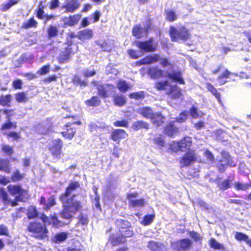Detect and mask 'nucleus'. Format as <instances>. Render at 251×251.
<instances>
[{
	"label": "nucleus",
	"mask_w": 251,
	"mask_h": 251,
	"mask_svg": "<svg viewBox=\"0 0 251 251\" xmlns=\"http://www.w3.org/2000/svg\"><path fill=\"white\" fill-rule=\"evenodd\" d=\"M80 5L78 0H67L62 8L65 9V13H73L79 8Z\"/></svg>",
	"instance_id": "a211bd4d"
},
{
	"label": "nucleus",
	"mask_w": 251,
	"mask_h": 251,
	"mask_svg": "<svg viewBox=\"0 0 251 251\" xmlns=\"http://www.w3.org/2000/svg\"><path fill=\"white\" fill-rule=\"evenodd\" d=\"M143 28L140 25H134L132 29V34L136 39H140L143 36L142 33Z\"/></svg>",
	"instance_id": "e433bc0d"
},
{
	"label": "nucleus",
	"mask_w": 251,
	"mask_h": 251,
	"mask_svg": "<svg viewBox=\"0 0 251 251\" xmlns=\"http://www.w3.org/2000/svg\"><path fill=\"white\" fill-rule=\"evenodd\" d=\"M131 127L134 131H138L142 129L148 130L150 128V124L147 122L139 120L134 122Z\"/></svg>",
	"instance_id": "393cba45"
},
{
	"label": "nucleus",
	"mask_w": 251,
	"mask_h": 251,
	"mask_svg": "<svg viewBox=\"0 0 251 251\" xmlns=\"http://www.w3.org/2000/svg\"><path fill=\"white\" fill-rule=\"evenodd\" d=\"M155 215L154 214H147L144 216L141 224L143 226H148L150 225L153 221Z\"/></svg>",
	"instance_id": "8fccbe9b"
},
{
	"label": "nucleus",
	"mask_w": 251,
	"mask_h": 251,
	"mask_svg": "<svg viewBox=\"0 0 251 251\" xmlns=\"http://www.w3.org/2000/svg\"><path fill=\"white\" fill-rule=\"evenodd\" d=\"M0 171H3L7 174L11 172V166L8 159L0 158Z\"/></svg>",
	"instance_id": "c756f323"
},
{
	"label": "nucleus",
	"mask_w": 251,
	"mask_h": 251,
	"mask_svg": "<svg viewBox=\"0 0 251 251\" xmlns=\"http://www.w3.org/2000/svg\"><path fill=\"white\" fill-rule=\"evenodd\" d=\"M192 139L189 136H184L178 141H173L170 144L169 150L172 152H184L189 150L192 145Z\"/></svg>",
	"instance_id": "423d86ee"
},
{
	"label": "nucleus",
	"mask_w": 251,
	"mask_h": 251,
	"mask_svg": "<svg viewBox=\"0 0 251 251\" xmlns=\"http://www.w3.org/2000/svg\"><path fill=\"white\" fill-rule=\"evenodd\" d=\"M166 73V77L174 82L180 84H184L185 81L182 77L181 71H173L172 72L165 71L157 66H152L148 68L147 71V75L152 79H158L164 78Z\"/></svg>",
	"instance_id": "7ed1b4c3"
},
{
	"label": "nucleus",
	"mask_w": 251,
	"mask_h": 251,
	"mask_svg": "<svg viewBox=\"0 0 251 251\" xmlns=\"http://www.w3.org/2000/svg\"><path fill=\"white\" fill-rule=\"evenodd\" d=\"M78 225L87 226L88 224L89 219L86 215H80L78 217Z\"/></svg>",
	"instance_id": "e2e57ef3"
},
{
	"label": "nucleus",
	"mask_w": 251,
	"mask_h": 251,
	"mask_svg": "<svg viewBox=\"0 0 251 251\" xmlns=\"http://www.w3.org/2000/svg\"><path fill=\"white\" fill-rule=\"evenodd\" d=\"M113 102L116 106L121 107L126 103V100L125 97L117 95L114 97Z\"/></svg>",
	"instance_id": "a19ab883"
},
{
	"label": "nucleus",
	"mask_w": 251,
	"mask_h": 251,
	"mask_svg": "<svg viewBox=\"0 0 251 251\" xmlns=\"http://www.w3.org/2000/svg\"><path fill=\"white\" fill-rule=\"evenodd\" d=\"M50 71V65H46L42 66L40 70L38 71V73L41 75H43L48 74Z\"/></svg>",
	"instance_id": "774afa93"
},
{
	"label": "nucleus",
	"mask_w": 251,
	"mask_h": 251,
	"mask_svg": "<svg viewBox=\"0 0 251 251\" xmlns=\"http://www.w3.org/2000/svg\"><path fill=\"white\" fill-rule=\"evenodd\" d=\"M188 113L187 111H183L179 114V116L175 119V122H176L178 123H182L185 122L187 119Z\"/></svg>",
	"instance_id": "5fc2aeb1"
},
{
	"label": "nucleus",
	"mask_w": 251,
	"mask_h": 251,
	"mask_svg": "<svg viewBox=\"0 0 251 251\" xmlns=\"http://www.w3.org/2000/svg\"><path fill=\"white\" fill-rule=\"evenodd\" d=\"M127 136V133L124 129H115L112 131L110 138L119 143L122 139H125Z\"/></svg>",
	"instance_id": "6ab92c4d"
},
{
	"label": "nucleus",
	"mask_w": 251,
	"mask_h": 251,
	"mask_svg": "<svg viewBox=\"0 0 251 251\" xmlns=\"http://www.w3.org/2000/svg\"><path fill=\"white\" fill-rule=\"evenodd\" d=\"M129 97L136 100H142L145 98V93L143 91L133 92L129 95Z\"/></svg>",
	"instance_id": "6e6d98bb"
},
{
	"label": "nucleus",
	"mask_w": 251,
	"mask_h": 251,
	"mask_svg": "<svg viewBox=\"0 0 251 251\" xmlns=\"http://www.w3.org/2000/svg\"><path fill=\"white\" fill-rule=\"evenodd\" d=\"M160 60V55L159 54H154L153 55H148L138 62L140 65H150L154 64L159 61Z\"/></svg>",
	"instance_id": "aec40b11"
},
{
	"label": "nucleus",
	"mask_w": 251,
	"mask_h": 251,
	"mask_svg": "<svg viewBox=\"0 0 251 251\" xmlns=\"http://www.w3.org/2000/svg\"><path fill=\"white\" fill-rule=\"evenodd\" d=\"M233 178L234 175H230L222 182H218L217 186L219 189L221 191H225L230 188L231 187Z\"/></svg>",
	"instance_id": "5701e85b"
},
{
	"label": "nucleus",
	"mask_w": 251,
	"mask_h": 251,
	"mask_svg": "<svg viewBox=\"0 0 251 251\" xmlns=\"http://www.w3.org/2000/svg\"><path fill=\"white\" fill-rule=\"evenodd\" d=\"M113 125L116 127H127L128 122L127 120L123 119L121 121H116L113 123Z\"/></svg>",
	"instance_id": "0e129e2a"
},
{
	"label": "nucleus",
	"mask_w": 251,
	"mask_h": 251,
	"mask_svg": "<svg viewBox=\"0 0 251 251\" xmlns=\"http://www.w3.org/2000/svg\"><path fill=\"white\" fill-rule=\"evenodd\" d=\"M26 215L27 218L29 220L37 218L38 215V213L36 207L34 206H30L28 207L26 212Z\"/></svg>",
	"instance_id": "79ce46f5"
},
{
	"label": "nucleus",
	"mask_w": 251,
	"mask_h": 251,
	"mask_svg": "<svg viewBox=\"0 0 251 251\" xmlns=\"http://www.w3.org/2000/svg\"><path fill=\"white\" fill-rule=\"evenodd\" d=\"M81 124V123L80 121L68 122L62 127L63 130L61 131L60 134L64 138L72 140L76 132V128L74 125L75 124L80 125Z\"/></svg>",
	"instance_id": "1a4fd4ad"
},
{
	"label": "nucleus",
	"mask_w": 251,
	"mask_h": 251,
	"mask_svg": "<svg viewBox=\"0 0 251 251\" xmlns=\"http://www.w3.org/2000/svg\"><path fill=\"white\" fill-rule=\"evenodd\" d=\"M188 234L195 242L200 244H202V236L200 233L195 231H188Z\"/></svg>",
	"instance_id": "de8ad7c7"
},
{
	"label": "nucleus",
	"mask_w": 251,
	"mask_h": 251,
	"mask_svg": "<svg viewBox=\"0 0 251 251\" xmlns=\"http://www.w3.org/2000/svg\"><path fill=\"white\" fill-rule=\"evenodd\" d=\"M1 151L5 155L8 156H12L14 153V148L8 144H3L1 146Z\"/></svg>",
	"instance_id": "58836bf2"
},
{
	"label": "nucleus",
	"mask_w": 251,
	"mask_h": 251,
	"mask_svg": "<svg viewBox=\"0 0 251 251\" xmlns=\"http://www.w3.org/2000/svg\"><path fill=\"white\" fill-rule=\"evenodd\" d=\"M208 244L210 247L214 250H225L224 246L218 242L216 239L213 238H211L209 240Z\"/></svg>",
	"instance_id": "37998d69"
},
{
	"label": "nucleus",
	"mask_w": 251,
	"mask_h": 251,
	"mask_svg": "<svg viewBox=\"0 0 251 251\" xmlns=\"http://www.w3.org/2000/svg\"><path fill=\"white\" fill-rule=\"evenodd\" d=\"M234 187L237 191H245L251 188V181L247 183H242L240 182H235L234 183Z\"/></svg>",
	"instance_id": "a18cd8bd"
},
{
	"label": "nucleus",
	"mask_w": 251,
	"mask_h": 251,
	"mask_svg": "<svg viewBox=\"0 0 251 251\" xmlns=\"http://www.w3.org/2000/svg\"><path fill=\"white\" fill-rule=\"evenodd\" d=\"M152 140L154 144L156 145L158 147L162 148L165 147V141L163 136L161 134H159L157 136L154 137Z\"/></svg>",
	"instance_id": "49530a36"
},
{
	"label": "nucleus",
	"mask_w": 251,
	"mask_h": 251,
	"mask_svg": "<svg viewBox=\"0 0 251 251\" xmlns=\"http://www.w3.org/2000/svg\"><path fill=\"white\" fill-rule=\"evenodd\" d=\"M148 247L151 251H163L164 245L154 241H150L148 244Z\"/></svg>",
	"instance_id": "c85d7f7f"
},
{
	"label": "nucleus",
	"mask_w": 251,
	"mask_h": 251,
	"mask_svg": "<svg viewBox=\"0 0 251 251\" xmlns=\"http://www.w3.org/2000/svg\"><path fill=\"white\" fill-rule=\"evenodd\" d=\"M68 233L65 232L57 233L54 236V241L56 243H60L64 241L68 237Z\"/></svg>",
	"instance_id": "09e8293b"
},
{
	"label": "nucleus",
	"mask_w": 251,
	"mask_h": 251,
	"mask_svg": "<svg viewBox=\"0 0 251 251\" xmlns=\"http://www.w3.org/2000/svg\"><path fill=\"white\" fill-rule=\"evenodd\" d=\"M58 34V29L55 26L51 25L48 30V37L51 38L56 36Z\"/></svg>",
	"instance_id": "4d7b16f0"
},
{
	"label": "nucleus",
	"mask_w": 251,
	"mask_h": 251,
	"mask_svg": "<svg viewBox=\"0 0 251 251\" xmlns=\"http://www.w3.org/2000/svg\"><path fill=\"white\" fill-rule=\"evenodd\" d=\"M135 46L145 52H153L156 50V46L153 44V39L150 38L145 41H135Z\"/></svg>",
	"instance_id": "9d476101"
},
{
	"label": "nucleus",
	"mask_w": 251,
	"mask_h": 251,
	"mask_svg": "<svg viewBox=\"0 0 251 251\" xmlns=\"http://www.w3.org/2000/svg\"><path fill=\"white\" fill-rule=\"evenodd\" d=\"M235 238L238 241H244L247 243V241H248L249 237L248 235L242 232H236L235 234Z\"/></svg>",
	"instance_id": "052dcab7"
},
{
	"label": "nucleus",
	"mask_w": 251,
	"mask_h": 251,
	"mask_svg": "<svg viewBox=\"0 0 251 251\" xmlns=\"http://www.w3.org/2000/svg\"><path fill=\"white\" fill-rule=\"evenodd\" d=\"M192 242L187 238L181 239L172 243V246L176 251H189L192 247Z\"/></svg>",
	"instance_id": "9b49d317"
},
{
	"label": "nucleus",
	"mask_w": 251,
	"mask_h": 251,
	"mask_svg": "<svg viewBox=\"0 0 251 251\" xmlns=\"http://www.w3.org/2000/svg\"><path fill=\"white\" fill-rule=\"evenodd\" d=\"M145 204V200L143 198L130 200L128 201V205L131 207H143Z\"/></svg>",
	"instance_id": "c03bdc74"
},
{
	"label": "nucleus",
	"mask_w": 251,
	"mask_h": 251,
	"mask_svg": "<svg viewBox=\"0 0 251 251\" xmlns=\"http://www.w3.org/2000/svg\"><path fill=\"white\" fill-rule=\"evenodd\" d=\"M25 174L21 173L18 170H15L11 174L10 179L12 182H18L21 181L25 177Z\"/></svg>",
	"instance_id": "72a5a7b5"
},
{
	"label": "nucleus",
	"mask_w": 251,
	"mask_h": 251,
	"mask_svg": "<svg viewBox=\"0 0 251 251\" xmlns=\"http://www.w3.org/2000/svg\"><path fill=\"white\" fill-rule=\"evenodd\" d=\"M37 22L34 19V17H32L24 22L22 24L21 27L26 29L30 28L31 27L35 28L37 27Z\"/></svg>",
	"instance_id": "473e14b6"
},
{
	"label": "nucleus",
	"mask_w": 251,
	"mask_h": 251,
	"mask_svg": "<svg viewBox=\"0 0 251 251\" xmlns=\"http://www.w3.org/2000/svg\"><path fill=\"white\" fill-rule=\"evenodd\" d=\"M80 188L79 182L71 181L66 187L64 192L60 195L59 199L63 204V209L60 214L64 219H72L73 214L82 209L83 205L80 201L75 199V195L71 196L73 192Z\"/></svg>",
	"instance_id": "f257e3e1"
},
{
	"label": "nucleus",
	"mask_w": 251,
	"mask_h": 251,
	"mask_svg": "<svg viewBox=\"0 0 251 251\" xmlns=\"http://www.w3.org/2000/svg\"><path fill=\"white\" fill-rule=\"evenodd\" d=\"M15 99L18 103H25L28 101L29 98L25 92H18L15 94Z\"/></svg>",
	"instance_id": "2f4dec72"
},
{
	"label": "nucleus",
	"mask_w": 251,
	"mask_h": 251,
	"mask_svg": "<svg viewBox=\"0 0 251 251\" xmlns=\"http://www.w3.org/2000/svg\"><path fill=\"white\" fill-rule=\"evenodd\" d=\"M0 199L4 203H8L10 201L8 196L5 190L3 188H0Z\"/></svg>",
	"instance_id": "bf43d9fd"
},
{
	"label": "nucleus",
	"mask_w": 251,
	"mask_h": 251,
	"mask_svg": "<svg viewBox=\"0 0 251 251\" xmlns=\"http://www.w3.org/2000/svg\"><path fill=\"white\" fill-rule=\"evenodd\" d=\"M165 119V117L161 112H158L154 113L150 120L153 125L159 127L164 124Z\"/></svg>",
	"instance_id": "4be33fe9"
},
{
	"label": "nucleus",
	"mask_w": 251,
	"mask_h": 251,
	"mask_svg": "<svg viewBox=\"0 0 251 251\" xmlns=\"http://www.w3.org/2000/svg\"><path fill=\"white\" fill-rule=\"evenodd\" d=\"M81 16V15L79 14L70 15L67 18V22L65 24L69 26L76 25L80 19Z\"/></svg>",
	"instance_id": "7c9ffc66"
},
{
	"label": "nucleus",
	"mask_w": 251,
	"mask_h": 251,
	"mask_svg": "<svg viewBox=\"0 0 251 251\" xmlns=\"http://www.w3.org/2000/svg\"><path fill=\"white\" fill-rule=\"evenodd\" d=\"M72 48L66 47L60 52L58 57L57 61L60 64L66 63L69 61L71 58V55L74 54Z\"/></svg>",
	"instance_id": "dca6fc26"
},
{
	"label": "nucleus",
	"mask_w": 251,
	"mask_h": 251,
	"mask_svg": "<svg viewBox=\"0 0 251 251\" xmlns=\"http://www.w3.org/2000/svg\"><path fill=\"white\" fill-rule=\"evenodd\" d=\"M26 230L37 239L43 240L49 238V231L46 225L38 221L30 222Z\"/></svg>",
	"instance_id": "20e7f679"
},
{
	"label": "nucleus",
	"mask_w": 251,
	"mask_h": 251,
	"mask_svg": "<svg viewBox=\"0 0 251 251\" xmlns=\"http://www.w3.org/2000/svg\"><path fill=\"white\" fill-rule=\"evenodd\" d=\"M52 220L51 222H49V224H51L52 226L55 227H59L63 225L62 222L58 220V218L55 216L51 217Z\"/></svg>",
	"instance_id": "69168bd1"
},
{
	"label": "nucleus",
	"mask_w": 251,
	"mask_h": 251,
	"mask_svg": "<svg viewBox=\"0 0 251 251\" xmlns=\"http://www.w3.org/2000/svg\"><path fill=\"white\" fill-rule=\"evenodd\" d=\"M115 225L116 233L111 234L108 238V242L113 247L126 243V239L134 234L131 223L126 220L116 219Z\"/></svg>",
	"instance_id": "f03ea898"
},
{
	"label": "nucleus",
	"mask_w": 251,
	"mask_h": 251,
	"mask_svg": "<svg viewBox=\"0 0 251 251\" xmlns=\"http://www.w3.org/2000/svg\"><path fill=\"white\" fill-rule=\"evenodd\" d=\"M154 112L151 108L149 106H144L140 107L138 110V113L147 119L151 118Z\"/></svg>",
	"instance_id": "b1692460"
},
{
	"label": "nucleus",
	"mask_w": 251,
	"mask_h": 251,
	"mask_svg": "<svg viewBox=\"0 0 251 251\" xmlns=\"http://www.w3.org/2000/svg\"><path fill=\"white\" fill-rule=\"evenodd\" d=\"M63 142L61 138H57L51 141L49 147V150L54 159H60L64 155L62 152Z\"/></svg>",
	"instance_id": "6e6552de"
},
{
	"label": "nucleus",
	"mask_w": 251,
	"mask_h": 251,
	"mask_svg": "<svg viewBox=\"0 0 251 251\" xmlns=\"http://www.w3.org/2000/svg\"><path fill=\"white\" fill-rule=\"evenodd\" d=\"M221 157L217 159L216 167L221 173L224 172L228 166L233 167L232 160L229 153L225 151L220 153Z\"/></svg>",
	"instance_id": "0eeeda50"
},
{
	"label": "nucleus",
	"mask_w": 251,
	"mask_h": 251,
	"mask_svg": "<svg viewBox=\"0 0 251 251\" xmlns=\"http://www.w3.org/2000/svg\"><path fill=\"white\" fill-rule=\"evenodd\" d=\"M93 37V31L90 29H84L77 32V37L80 40L90 39Z\"/></svg>",
	"instance_id": "a878e982"
},
{
	"label": "nucleus",
	"mask_w": 251,
	"mask_h": 251,
	"mask_svg": "<svg viewBox=\"0 0 251 251\" xmlns=\"http://www.w3.org/2000/svg\"><path fill=\"white\" fill-rule=\"evenodd\" d=\"M125 80H119L117 83V87L122 92L125 93L131 88Z\"/></svg>",
	"instance_id": "c9c22d12"
},
{
	"label": "nucleus",
	"mask_w": 251,
	"mask_h": 251,
	"mask_svg": "<svg viewBox=\"0 0 251 251\" xmlns=\"http://www.w3.org/2000/svg\"><path fill=\"white\" fill-rule=\"evenodd\" d=\"M222 70H223L222 74L217 78V80L219 81V84L221 85L226 83L227 82L226 79L228 78L231 75H233V74H232L227 69H225L224 66L222 65L218 66L216 69L212 70V74L216 75Z\"/></svg>",
	"instance_id": "ddd939ff"
},
{
	"label": "nucleus",
	"mask_w": 251,
	"mask_h": 251,
	"mask_svg": "<svg viewBox=\"0 0 251 251\" xmlns=\"http://www.w3.org/2000/svg\"><path fill=\"white\" fill-rule=\"evenodd\" d=\"M205 87L208 91L214 96L220 103H221V94L218 91L217 89L210 82L206 83Z\"/></svg>",
	"instance_id": "cd10ccee"
},
{
	"label": "nucleus",
	"mask_w": 251,
	"mask_h": 251,
	"mask_svg": "<svg viewBox=\"0 0 251 251\" xmlns=\"http://www.w3.org/2000/svg\"><path fill=\"white\" fill-rule=\"evenodd\" d=\"M6 137L8 139L11 138L13 140L18 141L20 138V132H16L15 131H10L5 134Z\"/></svg>",
	"instance_id": "13d9d810"
},
{
	"label": "nucleus",
	"mask_w": 251,
	"mask_h": 251,
	"mask_svg": "<svg viewBox=\"0 0 251 251\" xmlns=\"http://www.w3.org/2000/svg\"><path fill=\"white\" fill-rule=\"evenodd\" d=\"M127 53L130 56V58L133 59H137L142 56V54H139L138 51L133 49L128 50H127Z\"/></svg>",
	"instance_id": "338daca9"
},
{
	"label": "nucleus",
	"mask_w": 251,
	"mask_h": 251,
	"mask_svg": "<svg viewBox=\"0 0 251 251\" xmlns=\"http://www.w3.org/2000/svg\"><path fill=\"white\" fill-rule=\"evenodd\" d=\"M169 35L173 42L186 41L191 37L190 31L184 25L180 26L178 28L171 26L169 28Z\"/></svg>",
	"instance_id": "39448f33"
},
{
	"label": "nucleus",
	"mask_w": 251,
	"mask_h": 251,
	"mask_svg": "<svg viewBox=\"0 0 251 251\" xmlns=\"http://www.w3.org/2000/svg\"><path fill=\"white\" fill-rule=\"evenodd\" d=\"M197 160V154L194 151H188L180 158L179 163L181 167H188Z\"/></svg>",
	"instance_id": "f8f14e48"
},
{
	"label": "nucleus",
	"mask_w": 251,
	"mask_h": 251,
	"mask_svg": "<svg viewBox=\"0 0 251 251\" xmlns=\"http://www.w3.org/2000/svg\"><path fill=\"white\" fill-rule=\"evenodd\" d=\"M72 83L75 86L79 85L80 87H86L87 86V82L82 80L79 76L77 75H75L72 80Z\"/></svg>",
	"instance_id": "3c124183"
},
{
	"label": "nucleus",
	"mask_w": 251,
	"mask_h": 251,
	"mask_svg": "<svg viewBox=\"0 0 251 251\" xmlns=\"http://www.w3.org/2000/svg\"><path fill=\"white\" fill-rule=\"evenodd\" d=\"M7 189L8 192L12 196L18 195L16 197L24 198V196L27 194V191L23 189L20 185H9Z\"/></svg>",
	"instance_id": "f3484780"
},
{
	"label": "nucleus",
	"mask_w": 251,
	"mask_h": 251,
	"mask_svg": "<svg viewBox=\"0 0 251 251\" xmlns=\"http://www.w3.org/2000/svg\"><path fill=\"white\" fill-rule=\"evenodd\" d=\"M12 96L10 94L0 96V105L3 106H10Z\"/></svg>",
	"instance_id": "ea45409f"
},
{
	"label": "nucleus",
	"mask_w": 251,
	"mask_h": 251,
	"mask_svg": "<svg viewBox=\"0 0 251 251\" xmlns=\"http://www.w3.org/2000/svg\"><path fill=\"white\" fill-rule=\"evenodd\" d=\"M167 95L173 100L178 99L183 96L181 90L176 84L173 85L170 87L167 93Z\"/></svg>",
	"instance_id": "412c9836"
},
{
	"label": "nucleus",
	"mask_w": 251,
	"mask_h": 251,
	"mask_svg": "<svg viewBox=\"0 0 251 251\" xmlns=\"http://www.w3.org/2000/svg\"><path fill=\"white\" fill-rule=\"evenodd\" d=\"M98 91V95L104 99L110 97V90L113 89L114 86L110 84H95Z\"/></svg>",
	"instance_id": "2eb2a0df"
},
{
	"label": "nucleus",
	"mask_w": 251,
	"mask_h": 251,
	"mask_svg": "<svg viewBox=\"0 0 251 251\" xmlns=\"http://www.w3.org/2000/svg\"><path fill=\"white\" fill-rule=\"evenodd\" d=\"M45 7L46 6L43 4V2L40 1L38 3V9L36 11V16L39 19L43 20L44 19L45 15L44 9Z\"/></svg>",
	"instance_id": "f704fd0d"
},
{
	"label": "nucleus",
	"mask_w": 251,
	"mask_h": 251,
	"mask_svg": "<svg viewBox=\"0 0 251 251\" xmlns=\"http://www.w3.org/2000/svg\"><path fill=\"white\" fill-rule=\"evenodd\" d=\"M163 134L169 137H174L179 133V129L175 125V121H170L163 128Z\"/></svg>",
	"instance_id": "4468645a"
},
{
	"label": "nucleus",
	"mask_w": 251,
	"mask_h": 251,
	"mask_svg": "<svg viewBox=\"0 0 251 251\" xmlns=\"http://www.w3.org/2000/svg\"><path fill=\"white\" fill-rule=\"evenodd\" d=\"M101 100L98 96H93L85 101V104L88 107H97L101 104Z\"/></svg>",
	"instance_id": "bb28decb"
},
{
	"label": "nucleus",
	"mask_w": 251,
	"mask_h": 251,
	"mask_svg": "<svg viewBox=\"0 0 251 251\" xmlns=\"http://www.w3.org/2000/svg\"><path fill=\"white\" fill-rule=\"evenodd\" d=\"M56 201L55 196L54 195L50 196L48 200V202L47 203L46 206V210H48L50 209V208L56 204Z\"/></svg>",
	"instance_id": "680f3d73"
},
{
	"label": "nucleus",
	"mask_w": 251,
	"mask_h": 251,
	"mask_svg": "<svg viewBox=\"0 0 251 251\" xmlns=\"http://www.w3.org/2000/svg\"><path fill=\"white\" fill-rule=\"evenodd\" d=\"M165 12L166 21L169 22H173L177 20V16L174 10H165Z\"/></svg>",
	"instance_id": "4c0bfd02"
},
{
	"label": "nucleus",
	"mask_w": 251,
	"mask_h": 251,
	"mask_svg": "<svg viewBox=\"0 0 251 251\" xmlns=\"http://www.w3.org/2000/svg\"><path fill=\"white\" fill-rule=\"evenodd\" d=\"M19 2V0H9L7 2L2 4L1 11H6L12 6L17 4Z\"/></svg>",
	"instance_id": "864d4df0"
},
{
	"label": "nucleus",
	"mask_w": 251,
	"mask_h": 251,
	"mask_svg": "<svg viewBox=\"0 0 251 251\" xmlns=\"http://www.w3.org/2000/svg\"><path fill=\"white\" fill-rule=\"evenodd\" d=\"M169 85L168 80L157 81L154 84V88L158 91H163Z\"/></svg>",
	"instance_id": "603ef678"
}]
</instances>
